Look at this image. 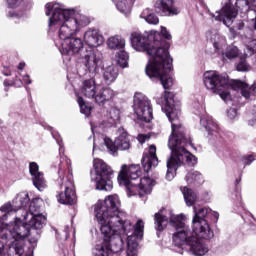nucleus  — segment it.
<instances>
[{
    "label": "nucleus",
    "mask_w": 256,
    "mask_h": 256,
    "mask_svg": "<svg viewBox=\"0 0 256 256\" xmlns=\"http://www.w3.org/2000/svg\"><path fill=\"white\" fill-rule=\"evenodd\" d=\"M82 63L83 65H85L89 73H97V70L99 69V67H101V63L103 62L101 60V57L97 55L95 51L90 50L87 51L84 55Z\"/></svg>",
    "instance_id": "obj_19"
},
{
    "label": "nucleus",
    "mask_w": 256,
    "mask_h": 256,
    "mask_svg": "<svg viewBox=\"0 0 256 256\" xmlns=\"http://www.w3.org/2000/svg\"><path fill=\"white\" fill-rule=\"evenodd\" d=\"M147 139H149V137H147L146 135H143V134L138 135V141L141 144L145 143V141H147Z\"/></svg>",
    "instance_id": "obj_51"
},
{
    "label": "nucleus",
    "mask_w": 256,
    "mask_h": 256,
    "mask_svg": "<svg viewBox=\"0 0 256 256\" xmlns=\"http://www.w3.org/2000/svg\"><path fill=\"white\" fill-rule=\"evenodd\" d=\"M204 85L212 93L220 95L223 101H231L233 82H229V76L227 74H220L217 71H207L204 73Z\"/></svg>",
    "instance_id": "obj_10"
},
{
    "label": "nucleus",
    "mask_w": 256,
    "mask_h": 256,
    "mask_svg": "<svg viewBox=\"0 0 256 256\" xmlns=\"http://www.w3.org/2000/svg\"><path fill=\"white\" fill-rule=\"evenodd\" d=\"M177 167H179V164L176 162L175 158L171 155L167 160V173H166V179L168 181H173L175 178V171H177Z\"/></svg>",
    "instance_id": "obj_31"
},
{
    "label": "nucleus",
    "mask_w": 256,
    "mask_h": 256,
    "mask_svg": "<svg viewBox=\"0 0 256 256\" xmlns=\"http://www.w3.org/2000/svg\"><path fill=\"white\" fill-rule=\"evenodd\" d=\"M98 90L95 79L91 78L83 81L81 93H83L85 97H88V99H95Z\"/></svg>",
    "instance_id": "obj_26"
},
{
    "label": "nucleus",
    "mask_w": 256,
    "mask_h": 256,
    "mask_svg": "<svg viewBox=\"0 0 256 256\" xmlns=\"http://www.w3.org/2000/svg\"><path fill=\"white\" fill-rule=\"evenodd\" d=\"M194 217L192 219V231L197 237L202 239H213L215 233L211 230L209 222L205 220V217L211 213V209L207 207L194 206Z\"/></svg>",
    "instance_id": "obj_12"
},
{
    "label": "nucleus",
    "mask_w": 256,
    "mask_h": 256,
    "mask_svg": "<svg viewBox=\"0 0 256 256\" xmlns=\"http://www.w3.org/2000/svg\"><path fill=\"white\" fill-rule=\"evenodd\" d=\"M93 169L90 173L91 181L96 183L98 191H111L113 189V169L99 158L93 160Z\"/></svg>",
    "instance_id": "obj_11"
},
{
    "label": "nucleus",
    "mask_w": 256,
    "mask_h": 256,
    "mask_svg": "<svg viewBox=\"0 0 256 256\" xmlns=\"http://www.w3.org/2000/svg\"><path fill=\"white\" fill-rule=\"evenodd\" d=\"M134 113L137 115V118L140 121H144L145 123H150L151 119H153V109L151 108V101L147 96L136 93L134 95Z\"/></svg>",
    "instance_id": "obj_13"
},
{
    "label": "nucleus",
    "mask_w": 256,
    "mask_h": 256,
    "mask_svg": "<svg viewBox=\"0 0 256 256\" xmlns=\"http://www.w3.org/2000/svg\"><path fill=\"white\" fill-rule=\"evenodd\" d=\"M109 49H123L125 47V39L121 36H112L107 40Z\"/></svg>",
    "instance_id": "obj_36"
},
{
    "label": "nucleus",
    "mask_w": 256,
    "mask_h": 256,
    "mask_svg": "<svg viewBox=\"0 0 256 256\" xmlns=\"http://www.w3.org/2000/svg\"><path fill=\"white\" fill-rule=\"evenodd\" d=\"M62 55H75L83 49V41L81 38L71 37L68 40L61 42Z\"/></svg>",
    "instance_id": "obj_21"
},
{
    "label": "nucleus",
    "mask_w": 256,
    "mask_h": 256,
    "mask_svg": "<svg viewBox=\"0 0 256 256\" xmlns=\"http://www.w3.org/2000/svg\"><path fill=\"white\" fill-rule=\"evenodd\" d=\"M210 41L213 44L216 53L223 55V52L227 48V40H225V37L215 33L211 35Z\"/></svg>",
    "instance_id": "obj_27"
},
{
    "label": "nucleus",
    "mask_w": 256,
    "mask_h": 256,
    "mask_svg": "<svg viewBox=\"0 0 256 256\" xmlns=\"http://www.w3.org/2000/svg\"><path fill=\"white\" fill-rule=\"evenodd\" d=\"M4 75H5L6 77H10L11 73L6 72V73H4Z\"/></svg>",
    "instance_id": "obj_59"
},
{
    "label": "nucleus",
    "mask_w": 256,
    "mask_h": 256,
    "mask_svg": "<svg viewBox=\"0 0 256 256\" xmlns=\"http://www.w3.org/2000/svg\"><path fill=\"white\" fill-rule=\"evenodd\" d=\"M58 145L60 146L59 153H63V146L58 142Z\"/></svg>",
    "instance_id": "obj_57"
},
{
    "label": "nucleus",
    "mask_w": 256,
    "mask_h": 256,
    "mask_svg": "<svg viewBox=\"0 0 256 256\" xmlns=\"http://www.w3.org/2000/svg\"><path fill=\"white\" fill-rule=\"evenodd\" d=\"M161 34L164 39H167L168 41L171 40V33H169V31H167V28L163 26L161 27Z\"/></svg>",
    "instance_id": "obj_47"
},
{
    "label": "nucleus",
    "mask_w": 256,
    "mask_h": 256,
    "mask_svg": "<svg viewBox=\"0 0 256 256\" xmlns=\"http://www.w3.org/2000/svg\"><path fill=\"white\" fill-rule=\"evenodd\" d=\"M169 92L164 91V95L156 98V103L162 106V111L166 113L167 118L171 123V135L168 140V147L171 150V156L176 160L178 165L186 163L190 167L197 164V158L191 152L185 149V145L189 143L185 126L179 118L181 115V106L175 104V100L167 97Z\"/></svg>",
    "instance_id": "obj_3"
},
{
    "label": "nucleus",
    "mask_w": 256,
    "mask_h": 256,
    "mask_svg": "<svg viewBox=\"0 0 256 256\" xmlns=\"http://www.w3.org/2000/svg\"><path fill=\"white\" fill-rule=\"evenodd\" d=\"M78 104H79L81 113L86 115V117H89V115H91V108L85 105V101H83L81 97H78Z\"/></svg>",
    "instance_id": "obj_41"
},
{
    "label": "nucleus",
    "mask_w": 256,
    "mask_h": 256,
    "mask_svg": "<svg viewBox=\"0 0 256 256\" xmlns=\"http://www.w3.org/2000/svg\"><path fill=\"white\" fill-rule=\"evenodd\" d=\"M4 85H5V87H9V86H11V83H9V81L5 80Z\"/></svg>",
    "instance_id": "obj_56"
},
{
    "label": "nucleus",
    "mask_w": 256,
    "mask_h": 256,
    "mask_svg": "<svg viewBox=\"0 0 256 256\" xmlns=\"http://www.w3.org/2000/svg\"><path fill=\"white\" fill-rule=\"evenodd\" d=\"M23 81L26 83V85H31V79L29 78V75H25L23 77Z\"/></svg>",
    "instance_id": "obj_52"
},
{
    "label": "nucleus",
    "mask_w": 256,
    "mask_h": 256,
    "mask_svg": "<svg viewBox=\"0 0 256 256\" xmlns=\"http://www.w3.org/2000/svg\"><path fill=\"white\" fill-rule=\"evenodd\" d=\"M184 201L186 202V205L188 207H192V205H195L197 203V193H195L193 190L184 187L182 190Z\"/></svg>",
    "instance_id": "obj_33"
},
{
    "label": "nucleus",
    "mask_w": 256,
    "mask_h": 256,
    "mask_svg": "<svg viewBox=\"0 0 256 256\" xmlns=\"http://www.w3.org/2000/svg\"><path fill=\"white\" fill-rule=\"evenodd\" d=\"M115 3L118 11L124 13V15H129L131 13V6L133 5V0H112Z\"/></svg>",
    "instance_id": "obj_32"
},
{
    "label": "nucleus",
    "mask_w": 256,
    "mask_h": 256,
    "mask_svg": "<svg viewBox=\"0 0 256 256\" xmlns=\"http://www.w3.org/2000/svg\"><path fill=\"white\" fill-rule=\"evenodd\" d=\"M4 251H5V243L0 241V255H3Z\"/></svg>",
    "instance_id": "obj_53"
},
{
    "label": "nucleus",
    "mask_w": 256,
    "mask_h": 256,
    "mask_svg": "<svg viewBox=\"0 0 256 256\" xmlns=\"http://www.w3.org/2000/svg\"><path fill=\"white\" fill-rule=\"evenodd\" d=\"M7 3L11 9H15V8L19 7L20 5H22L23 0H7Z\"/></svg>",
    "instance_id": "obj_46"
},
{
    "label": "nucleus",
    "mask_w": 256,
    "mask_h": 256,
    "mask_svg": "<svg viewBox=\"0 0 256 256\" xmlns=\"http://www.w3.org/2000/svg\"><path fill=\"white\" fill-rule=\"evenodd\" d=\"M227 115L230 119H235V117H237V110L235 108H230L228 111H227Z\"/></svg>",
    "instance_id": "obj_48"
},
{
    "label": "nucleus",
    "mask_w": 256,
    "mask_h": 256,
    "mask_svg": "<svg viewBox=\"0 0 256 256\" xmlns=\"http://www.w3.org/2000/svg\"><path fill=\"white\" fill-rule=\"evenodd\" d=\"M110 253L111 252L109 251V244H105V242L96 245L93 249L94 256H109Z\"/></svg>",
    "instance_id": "obj_37"
},
{
    "label": "nucleus",
    "mask_w": 256,
    "mask_h": 256,
    "mask_svg": "<svg viewBox=\"0 0 256 256\" xmlns=\"http://www.w3.org/2000/svg\"><path fill=\"white\" fill-rule=\"evenodd\" d=\"M121 123V110L117 107H111L106 111V115H104L102 121H100V127L102 129H109L111 127H115V125H119Z\"/></svg>",
    "instance_id": "obj_18"
},
{
    "label": "nucleus",
    "mask_w": 256,
    "mask_h": 256,
    "mask_svg": "<svg viewBox=\"0 0 256 256\" xmlns=\"http://www.w3.org/2000/svg\"><path fill=\"white\" fill-rule=\"evenodd\" d=\"M142 167L146 173L159 165V158H157V147L155 145H150L147 150H145L142 160Z\"/></svg>",
    "instance_id": "obj_17"
},
{
    "label": "nucleus",
    "mask_w": 256,
    "mask_h": 256,
    "mask_svg": "<svg viewBox=\"0 0 256 256\" xmlns=\"http://www.w3.org/2000/svg\"><path fill=\"white\" fill-rule=\"evenodd\" d=\"M139 177H141V166L122 165L118 175V182L120 185L127 188L129 197H133L135 195L145 197V195H150L153 191L155 180L149 177L139 179Z\"/></svg>",
    "instance_id": "obj_7"
},
{
    "label": "nucleus",
    "mask_w": 256,
    "mask_h": 256,
    "mask_svg": "<svg viewBox=\"0 0 256 256\" xmlns=\"http://www.w3.org/2000/svg\"><path fill=\"white\" fill-rule=\"evenodd\" d=\"M113 97H115V91H113L111 88L104 87L100 90H97L94 99L98 105L102 106L105 105L107 101H111Z\"/></svg>",
    "instance_id": "obj_25"
},
{
    "label": "nucleus",
    "mask_w": 256,
    "mask_h": 256,
    "mask_svg": "<svg viewBox=\"0 0 256 256\" xmlns=\"http://www.w3.org/2000/svg\"><path fill=\"white\" fill-rule=\"evenodd\" d=\"M213 17L216 21H222L226 27H231V25H233V19L237 17V10L233 8L231 2H228L220 11H217Z\"/></svg>",
    "instance_id": "obj_16"
},
{
    "label": "nucleus",
    "mask_w": 256,
    "mask_h": 256,
    "mask_svg": "<svg viewBox=\"0 0 256 256\" xmlns=\"http://www.w3.org/2000/svg\"><path fill=\"white\" fill-rule=\"evenodd\" d=\"M155 229L156 231H163L167 225H170L176 229L173 234V245L178 249H185V246L189 247V241H193L195 237L194 232L189 234V228L185 226V216L173 214V211L162 209L154 215Z\"/></svg>",
    "instance_id": "obj_6"
},
{
    "label": "nucleus",
    "mask_w": 256,
    "mask_h": 256,
    "mask_svg": "<svg viewBox=\"0 0 256 256\" xmlns=\"http://www.w3.org/2000/svg\"><path fill=\"white\" fill-rule=\"evenodd\" d=\"M18 69L20 71H23V69H25V62H20L19 65H18Z\"/></svg>",
    "instance_id": "obj_55"
},
{
    "label": "nucleus",
    "mask_w": 256,
    "mask_h": 256,
    "mask_svg": "<svg viewBox=\"0 0 256 256\" xmlns=\"http://www.w3.org/2000/svg\"><path fill=\"white\" fill-rule=\"evenodd\" d=\"M115 225L117 224H109L110 230L106 233L101 231L102 235H104V243L108 245L110 253H119L123 249V235H128L126 256H137L138 241L143 239V231L145 229L143 220H138L135 225L126 220L118 229Z\"/></svg>",
    "instance_id": "obj_5"
},
{
    "label": "nucleus",
    "mask_w": 256,
    "mask_h": 256,
    "mask_svg": "<svg viewBox=\"0 0 256 256\" xmlns=\"http://www.w3.org/2000/svg\"><path fill=\"white\" fill-rule=\"evenodd\" d=\"M226 57L227 59H235L239 55V49L235 46L230 47L226 51Z\"/></svg>",
    "instance_id": "obj_43"
},
{
    "label": "nucleus",
    "mask_w": 256,
    "mask_h": 256,
    "mask_svg": "<svg viewBox=\"0 0 256 256\" xmlns=\"http://www.w3.org/2000/svg\"><path fill=\"white\" fill-rule=\"evenodd\" d=\"M121 209V200L116 194L106 196L103 204H96L95 213L97 222L100 225V231L107 233L109 225H115L116 229L121 227L123 219L119 216Z\"/></svg>",
    "instance_id": "obj_8"
},
{
    "label": "nucleus",
    "mask_w": 256,
    "mask_h": 256,
    "mask_svg": "<svg viewBox=\"0 0 256 256\" xmlns=\"http://www.w3.org/2000/svg\"><path fill=\"white\" fill-rule=\"evenodd\" d=\"M236 69L237 71H251V66L247 63V59L245 57H241Z\"/></svg>",
    "instance_id": "obj_40"
},
{
    "label": "nucleus",
    "mask_w": 256,
    "mask_h": 256,
    "mask_svg": "<svg viewBox=\"0 0 256 256\" xmlns=\"http://www.w3.org/2000/svg\"><path fill=\"white\" fill-rule=\"evenodd\" d=\"M236 7L240 9V11H245L246 15L249 13V0H236Z\"/></svg>",
    "instance_id": "obj_42"
},
{
    "label": "nucleus",
    "mask_w": 256,
    "mask_h": 256,
    "mask_svg": "<svg viewBox=\"0 0 256 256\" xmlns=\"http://www.w3.org/2000/svg\"><path fill=\"white\" fill-rule=\"evenodd\" d=\"M40 203H43V201L34 199L29 206V211L23 210V221H27L29 215L32 217L28 224L17 222L8 226H3V221H5L7 214L0 218V239H4L7 241L6 243H8V256H22L24 250L21 240L29 237L31 231L43 229L45 226L47 218L39 213L41 209V206H39Z\"/></svg>",
    "instance_id": "obj_2"
},
{
    "label": "nucleus",
    "mask_w": 256,
    "mask_h": 256,
    "mask_svg": "<svg viewBox=\"0 0 256 256\" xmlns=\"http://www.w3.org/2000/svg\"><path fill=\"white\" fill-rule=\"evenodd\" d=\"M248 124L251 125V127H256V118L249 120Z\"/></svg>",
    "instance_id": "obj_54"
},
{
    "label": "nucleus",
    "mask_w": 256,
    "mask_h": 256,
    "mask_svg": "<svg viewBox=\"0 0 256 256\" xmlns=\"http://www.w3.org/2000/svg\"><path fill=\"white\" fill-rule=\"evenodd\" d=\"M245 29V22L243 20H238L236 22V25L230 29V31H234V33H237V31H243ZM238 35H241V32L237 33Z\"/></svg>",
    "instance_id": "obj_45"
},
{
    "label": "nucleus",
    "mask_w": 256,
    "mask_h": 256,
    "mask_svg": "<svg viewBox=\"0 0 256 256\" xmlns=\"http://www.w3.org/2000/svg\"><path fill=\"white\" fill-rule=\"evenodd\" d=\"M103 141L110 155L117 156L118 151H127L131 148L129 134L123 129L119 130V136L115 139L114 142L109 137H104Z\"/></svg>",
    "instance_id": "obj_14"
},
{
    "label": "nucleus",
    "mask_w": 256,
    "mask_h": 256,
    "mask_svg": "<svg viewBox=\"0 0 256 256\" xmlns=\"http://www.w3.org/2000/svg\"><path fill=\"white\" fill-rule=\"evenodd\" d=\"M251 3L256 7V0H251Z\"/></svg>",
    "instance_id": "obj_58"
},
{
    "label": "nucleus",
    "mask_w": 256,
    "mask_h": 256,
    "mask_svg": "<svg viewBox=\"0 0 256 256\" xmlns=\"http://www.w3.org/2000/svg\"><path fill=\"white\" fill-rule=\"evenodd\" d=\"M255 159H253L252 155L244 156L243 157V164L244 165H251Z\"/></svg>",
    "instance_id": "obj_49"
},
{
    "label": "nucleus",
    "mask_w": 256,
    "mask_h": 256,
    "mask_svg": "<svg viewBox=\"0 0 256 256\" xmlns=\"http://www.w3.org/2000/svg\"><path fill=\"white\" fill-rule=\"evenodd\" d=\"M117 64L122 69H125V67H129V54L126 51H120L118 53Z\"/></svg>",
    "instance_id": "obj_38"
},
{
    "label": "nucleus",
    "mask_w": 256,
    "mask_h": 256,
    "mask_svg": "<svg viewBox=\"0 0 256 256\" xmlns=\"http://www.w3.org/2000/svg\"><path fill=\"white\" fill-rule=\"evenodd\" d=\"M103 77L106 85H111V83H114L117 77H119V70L113 65L107 66L104 69Z\"/></svg>",
    "instance_id": "obj_28"
},
{
    "label": "nucleus",
    "mask_w": 256,
    "mask_h": 256,
    "mask_svg": "<svg viewBox=\"0 0 256 256\" xmlns=\"http://www.w3.org/2000/svg\"><path fill=\"white\" fill-rule=\"evenodd\" d=\"M154 7L162 17H174L181 13V9L175 5V0H157Z\"/></svg>",
    "instance_id": "obj_15"
},
{
    "label": "nucleus",
    "mask_w": 256,
    "mask_h": 256,
    "mask_svg": "<svg viewBox=\"0 0 256 256\" xmlns=\"http://www.w3.org/2000/svg\"><path fill=\"white\" fill-rule=\"evenodd\" d=\"M58 177L61 189L63 187L65 189L64 193L58 194V203H62V205H75L77 203V194H75V183L73 182V169L69 166V162H66V165L60 164Z\"/></svg>",
    "instance_id": "obj_9"
},
{
    "label": "nucleus",
    "mask_w": 256,
    "mask_h": 256,
    "mask_svg": "<svg viewBox=\"0 0 256 256\" xmlns=\"http://www.w3.org/2000/svg\"><path fill=\"white\" fill-rule=\"evenodd\" d=\"M0 211H2V213H5L6 215H9V213H16L17 209L13 208L11 202H8L0 208Z\"/></svg>",
    "instance_id": "obj_44"
},
{
    "label": "nucleus",
    "mask_w": 256,
    "mask_h": 256,
    "mask_svg": "<svg viewBox=\"0 0 256 256\" xmlns=\"http://www.w3.org/2000/svg\"><path fill=\"white\" fill-rule=\"evenodd\" d=\"M84 41L89 47H99L103 45V35L97 29H89L84 33Z\"/></svg>",
    "instance_id": "obj_24"
},
{
    "label": "nucleus",
    "mask_w": 256,
    "mask_h": 256,
    "mask_svg": "<svg viewBox=\"0 0 256 256\" xmlns=\"http://www.w3.org/2000/svg\"><path fill=\"white\" fill-rule=\"evenodd\" d=\"M130 41L135 51L146 52L152 57L145 67V73L151 81H160L164 89L173 86L171 63L173 59L169 56V43L163 40L161 33L152 30L147 35L133 32Z\"/></svg>",
    "instance_id": "obj_1"
},
{
    "label": "nucleus",
    "mask_w": 256,
    "mask_h": 256,
    "mask_svg": "<svg viewBox=\"0 0 256 256\" xmlns=\"http://www.w3.org/2000/svg\"><path fill=\"white\" fill-rule=\"evenodd\" d=\"M46 15L49 17L48 27L52 31L59 29L61 41H67L75 35L81 27L89 25V18L75 14V10L65 9L61 4L47 3Z\"/></svg>",
    "instance_id": "obj_4"
},
{
    "label": "nucleus",
    "mask_w": 256,
    "mask_h": 256,
    "mask_svg": "<svg viewBox=\"0 0 256 256\" xmlns=\"http://www.w3.org/2000/svg\"><path fill=\"white\" fill-rule=\"evenodd\" d=\"M8 17L10 19H20V17H22V15L21 14H17L15 11H10L8 13Z\"/></svg>",
    "instance_id": "obj_50"
},
{
    "label": "nucleus",
    "mask_w": 256,
    "mask_h": 256,
    "mask_svg": "<svg viewBox=\"0 0 256 256\" xmlns=\"http://www.w3.org/2000/svg\"><path fill=\"white\" fill-rule=\"evenodd\" d=\"M240 37L246 46V49L251 53H255L256 51V39H253L251 37V32L249 30H246L243 34H240Z\"/></svg>",
    "instance_id": "obj_29"
},
{
    "label": "nucleus",
    "mask_w": 256,
    "mask_h": 256,
    "mask_svg": "<svg viewBox=\"0 0 256 256\" xmlns=\"http://www.w3.org/2000/svg\"><path fill=\"white\" fill-rule=\"evenodd\" d=\"M200 124L206 129V131H208L209 135H217V131H219V126L217 125V123L213 122V119L202 117L200 119Z\"/></svg>",
    "instance_id": "obj_30"
},
{
    "label": "nucleus",
    "mask_w": 256,
    "mask_h": 256,
    "mask_svg": "<svg viewBox=\"0 0 256 256\" xmlns=\"http://www.w3.org/2000/svg\"><path fill=\"white\" fill-rule=\"evenodd\" d=\"M17 199L20 203V209H25L29 205L31 199H29V194L27 192H21L18 194Z\"/></svg>",
    "instance_id": "obj_39"
},
{
    "label": "nucleus",
    "mask_w": 256,
    "mask_h": 256,
    "mask_svg": "<svg viewBox=\"0 0 256 256\" xmlns=\"http://www.w3.org/2000/svg\"><path fill=\"white\" fill-rule=\"evenodd\" d=\"M141 19H145L150 25H157L159 23V17L153 13V10L146 8L140 15Z\"/></svg>",
    "instance_id": "obj_35"
},
{
    "label": "nucleus",
    "mask_w": 256,
    "mask_h": 256,
    "mask_svg": "<svg viewBox=\"0 0 256 256\" xmlns=\"http://www.w3.org/2000/svg\"><path fill=\"white\" fill-rule=\"evenodd\" d=\"M93 149H95V142H94V146H93Z\"/></svg>",
    "instance_id": "obj_61"
},
{
    "label": "nucleus",
    "mask_w": 256,
    "mask_h": 256,
    "mask_svg": "<svg viewBox=\"0 0 256 256\" xmlns=\"http://www.w3.org/2000/svg\"><path fill=\"white\" fill-rule=\"evenodd\" d=\"M189 249L192 253V255L195 256H203L207 255L209 253V247L201 241V237L197 236L196 234L194 235L192 240H189Z\"/></svg>",
    "instance_id": "obj_23"
},
{
    "label": "nucleus",
    "mask_w": 256,
    "mask_h": 256,
    "mask_svg": "<svg viewBox=\"0 0 256 256\" xmlns=\"http://www.w3.org/2000/svg\"><path fill=\"white\" fill-rule=\"evenodd\" d=\"M232 89L234 91H240L242 97L245 99H251V97H256V84H253L251 87L241 80L232 81Z\"/></svg>",
    "instance_id": "obj_22"
},
{
    "label": "nucleus",
    "mask_w": 256,
    "mask_h": 256,
    "mask_svg": "<svg viewBox=\"0 0 256 256\" xmlns=\"http://www.w3.org/2000/svg\"><path fill=\"white\" fill-rule=\"evenodd\" d=\"M29 172L32 177V183L38 191H43L47 187V181L42 172H39V165L36 162L29 164Z\"/></svg>",
    "instance_id": "obj_20"
},
{
    "label": "nucleus",
    "mask_w": 256,
    "mask_h": 256,
    "mask_svg": "<svg viewBox=\"0 0 256 256\" xmlns=\"http://www.w3.org/2000/svg\"><path fill=\"white\" fill-rule=\"evenodd\" d=\"M186 181L190 185H201L203 183V175L199 171L192 170L186 175Z\"/></svg>",
    "instance_id": "obj_34"
},
{
    "label": "nucleus",
    "mask_w": 256,
    "mask_h": 256,
    "mask_svg": "<svg viewBox=\"0 0 256 256\" xmlns=\"http://www.w3.org/2000/svg\"><path fill=\"white\" fill-rule=\"evenodd\" d=\"M219 217V214H216V218H218Z\"/></svg>",
    "instance_id": "obj_60"
}]
</instances>
